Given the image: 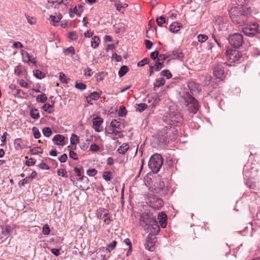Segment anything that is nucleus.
<instances>
[{
	"label": "nucleus",
	"mask_w": 260,
	"mask_h": 260,
	"mask_svg": "<svg viewBox=\"0 0 260 260\" xmlns=\"http://www.w3.org/2000/svg\"><path fill=\"white\" fill-rule=\"evenodd\" d=\"M251 14L250 7H233L229 11L230 16L235 23L242 25L245 24Z\"/></svg>",
	"instance_id": "obj_1"
},
{
	"label": "nucleus",
	"mask_w": 260,
	"mask_h": 260,
	"mask_svg": "<svg viewBox=\"0 0 260 260\" xmlns=\"http://www.w3.org/2000/svg\"><path fill=\"white\" fill-rule=\"evenodd\" d=\"M181 100L188 107L189 113L194 114L199 110L200 105L198 101L188 92H185L181 97Z\"/></svg>",
	"instance_id": "obj_2"
},
{
	"label": "nucleus",
	"mask_w": 260,
	"mask_h": 260,
	"mask_svg": "<svg viewBox=\"0 0 260 260\" xmlns=\"http://www.w3.org/2000/svg\"><path fill=\"white\" fill-rule=\"evenodd\" d=\"M163 164V158L160 154L155 153L152 155L149 159L148 167L154 173H157L160 169Z\"/></svg>",
	"instance_id": "obj_3"
},
{
	"label": "nucleus",
	"mask_w": 260,
	"mask_h": 260,
	"mask_svg": "<svg viewBox=\"0 0 260 260\" xmlns=\"http://www.w3.org/2000/svg\"><path fill=\"white\" fill-rule=\"evenodd\" d=\"M175 128H172L170 126H165L163 128V132L164 135H159L157 137L158 144L160 146H165L168 142V139L170 137V134L176 132V131H174Z\"/></svg>",
	"instance_id": "obj_4"
},
{
	"label": "nucleus",
	"mask_w": 260,
	"mask_h": 260,
	"mask_svg": "<svg viewBox=\"0 0 260 260\" xmlns=\"http://www.w3.org/2000/svg\"><path fill=\"white\" fill-rule=\"evenodd\" d=\"M147 200L149 206L154 209L160 210L163 206V201L153 194H148Z\"/></svg>",
	"instance_id": "obj_5"
},
{
	"label": "nucleus",
	"mask_w": 260,
	"mask_h": 260,
	"mask_svg": "<svg viewBox=\"0 0 260 260\" xmlns=\"http://www.w3.org/2000/svg\"><path fill=\"white\" fill-rule=\"evenodd\" d=\"M229 41L231 46L239 48L244 43L243 36L239 33L231 35L229 37Z\"/></svg>",
	"instance_id": "obj_6"
},
{
	"label": "nucleus",
	"mask_w": 260,
	"mask_h": 260,
	"mask_svg": "<svg viewBox=\"0 0 260 260\" xmlns=\"http://www.w3.org/2000/svg\"><path fill=\"white\" fill-rule=\"evenodd\" d=\"M226 58L230 63L239 60L242 57L241 52L236 49H228L226 51Z\"/></svg>",
	"instance_id": "obj_7"
},
{
	"label": "nucleus",
	"mask_w": 260,
	"mask_h": 260,
	"mask_svg": "<svg viewBox=\"0 0 260 260\" xmlns=\"http://www.w3.org/2000/svg\"><path fill=\"white\" fill-rule=\"evenodd\" d=\"M154 219L152 216L149 215L148 213H143L139 218V223L145 230L148 229V228L151 225V224L154 222Z\"/></svg>",
	"instance_id": "obj_8"
},
{
	"label": "nucleus",
	"mask_w": 260,
	"mask_h": 260,
	"mask_svg": "<svg viewBox=\"0 0 260 260\" xmlns=\"http://www.w3.org/2000/svg\"><path fill=\"white\" fill-rule=\"evenodd\" d=\"M169 118L171 125H179L183 122V116L178 111L171 112L169 113Z\"/></svg>",
	"instance_id": "obj_9"
},
{
	"label": "nucleus",
	"mask_w": 260,
	"mask_h": 260,
	"mask_svg": "<svg viewBox=\"0 0 260 260\" xmlns=\"http://www.w3.org/2000/svg\"><path fill=\"white\" fill-rule=\"evenodd\" d=\"M71 0H47V6L49 9L59 8L62 5L67 6Z\"/></svg>",
	"instance_id": "obj_10"
},
{
	"label": "nucleus",
	"mask_w": 260,
	"mask_h": 260,
	"mask_svg": "<svg viewBox=\"0 0 260 260\" xmlns=\"http://www.w3.org/2000/svg\"><path fill=\"white\" fill-rule=\"evenodd\" d=\"M258 30V26L257 23L247 25L242 28L243 32L247 36L253 37L257 32Z\"/></svg>",
	"instance_id": "obj_11"
},
{
	"label": "nucleus",
	"mask_w": 260,
	"mask_h": 260,
	"mask_svg": "<svg viewBox=\"0 0 260 260\" xmlns=\"http://www.w3.org/2000/svg\"><path fill=\"white\" fill-rule=\"evenodd\" d=\"M156 242V238L155 236H153V235L152 234H149L147 237L145 242L144 243V247L145 249L150 251H154V245Z\"/></svg>",
	"instance_id": "obj_12"
},
{
	"label": "nucleus",
	"mask_w": 260,
	"mask_h": 260,
	"mask_svg": "<svg viewBox=\"0 0 260 260\" xmlns=\"http://www.w3.org/2000/svg\"><path fill=\"white\" fill-rule=\"evenodd\" d=\"M214 76L218 79H222L225 77L224 69L222 64L216 65L213 69Z\"/></svg>",
	"instance_id": "obj_13"
},
{
	"label": "nucleus",
	"mask_w": 260,
	"mask_h": 260,
	"mask_svg": "<svg viewBox=\"0 0 260 260\" xmlns=\"http://www.w3.org/2000/svg\"><path fill=\"white\" fill-rule=\"evenodd\" d=\"M93 128L96 132H101L103 131V127L101 126L103 123V119L100 117H96L92 120Z\"/></svg>",
	"instance_id": "obj_14"
},
{
	"label": "nucleus",
	"mask_w": 260,
	"mask_h": 260,
	"mask_svg": "<svg viewBox=\"0 0 260 260\" xmlns=\"http://www.w3.org/2000/svg\"><path fill=\"white\" fill-rule=\"evenodd\" d=\"M187 85L189 90L192 94L199 93L201 90L200 85L193 81H189Z\"/></svg>",
	"instance_id": "obj_15"
},
{
	"label": "nucleus",
	"mask_w": 260,
	"mask_h": 260,
	"mask_svg": "<svg viewBox=\"0 0 260 260\" xmlns=\"http://www.w3.org/2000/svg\"><path fill=\"white\" fill-rule=\"evenodd\" d=\"M147 99L145 100L148 103L150 104L152 106H154L158 103L160 101V99L157 93H154L153 94L148 95Z\"/></svg>",
	"instance_id": "obj_16"
},
{
	"label": "nucleus",
	"mask_w": 260,
	"mask_h": 260,
	"mask_svg": "<svg viewBox=\"0 0 260 260\" xmlns=\"http://www.w3.org/2000/svg\"><path fill=\"white\" fill-rule=\"evenodd\" d=\"M155 223H152L151 224V225H150L149 227L148 228V229L150 233L149 234H152L153 235V236H155L156 235H157L158 232L160 231L159 226L158 224L157 221L155 219L154 220V222Z\"/></svg>",
	"instance_id": "obj_17"
},
{
	"label": "nucleus",
	"mask_w": 260,
	"mask_h": 260,
	"mask_svg": "<svg viewBox=\"0 0 260 260\" xmlns=\"http://www.w3.org/2000/svg\"><path fill=\"white\" fill-rule=\"evenodd\" d=\"M168 56L173 59H180L183 57V54L178 49L168 52Z\"/></svg>",
	"instance_id": "obj_18"
},
{
	"label": "nucleus",
	"mask_w": 260,
	"mask_h": 260,
	"mask_svg": "<svg viewBox=\"0 0 260 260\" xmlns=\"http://www.w3.org/2000/svg\"><path fill=\"white\" fill-rule=\"evenodd\" d=\"M82 10V6L81 5H78L76 6L74 9H70L69 14L71 18H73L75 16V14L78 15L79 17L81 16V13Z\"/></svg>",
	"instance_id": "obj_19"
},
{
	"label": "nucleus",
	"mask_w": 260,
	"mask_h": 260,
	"mask_svg": "<svg viewBox=\"0 0 260 260\" xmlns=\"http://www.w3.org/2000/svg\"><path fill=\"white\" fill-rule=\"evenodd\" d=\"M167 215L164 212H160L158 215V219L162 228H165L167 225Z\"/></svg>",
	"instance_id": "obj_20"
},
{
	"label": "nucleus",
	"mask_w": 260,
	"mask_h": 260,
	"mask_svg": "<svg viewBox=\"0 0 260 260\" xmlns=\"http://www.w3.org/2000/svg\"><path fill=\"white\" fill-rule=\"evenodd\" d=\"M53 141L57 145L63 146L64 145V137L61 135H56L53 138Z\"/></svg>",
	"instance_id": "obj_21"
},
{
	"label": "nucleus",
	"mask_w": 260,
	"mask_h": 260,
	"mask_svg": "<svg viewBox=\"0 0 260 260\" xmlns=\"http://www.w3.org/2000/svg\"><path fill=\"white\" fill-rule=\"evenodd\" d=\"M101 96V94L96 91L90 93L88 96H86V101L90 103L91 100H98Z\"/></svg>",
	"instance_id": "obj_22"
},
{
	"label": "nucleus",
	"mask_w": 260,
	"mask_h": 260,
	"mask_svg": "<svg viewBox=\"0 0 260 260\" xmlns=\"http://www.w3.org/2000/svg\"><path fill=\"white\" fill-rule=\"evenodd\" d=\"M109 215L108 211L105 209H99L98 210L97 216L100 219H104Z\"/></svg>",
	"instance_id": "obj_23"
},
{
	"label": "nucleus",
	"mask_w": 260,
	"mask_h": 260,
	"mask_svg": "<svg viewBox=\"0 0 260 260\" xmlns=\"http://www.w3.org/2000/svg\"><path fill=\"white\" fill-rule=\"evenodd\" d=\"M62 18L61 14H59L58 15L55 16L54 15H51L49 17V20L50 21V23L52 25L54 26H56V23H58Z\"/></svg>",
	"instance_id": "obj_24"
},
{
	"label": "nucleus",
	"mask_w": 260,
	"mask_h": 260,
	"mask_svg": "<svg viewBox=\"0 0 260 260\" xmlns=\"http://www.w3.org/2000/svg\"><path fill=\"white\" fill-rule=\"evenodd\" d=\"M181 24L178 22H173L170 26V30L173 32H177L181 27Z\"/></svg>",
	"instance_id": "obj_25"
},
{
	"label": "nucleus",
	"mask_w": 260,
	"mask_h": 260,
	"mask_svg": "<svg viewBox=\"0 0 260 260\" xmlns=\"http://www.w3.org/2000/svg\"><path fill=\"white\" fill-rule=\"evenodd\" d=\"M54 102L52 103V105H50V104H45L42 107V109L45 112L51 114L53 113L54 111V110L52 109L53 107L54 106Z\"/></svg>",
	"instance_id": "obj_26"
},
{
	"label": "nucleus",
	"mask_w": 260,
	"mask_h": 260,
	"mask_svg": "<svg viewBox=\"0 0 260 260\" xmlns=\"http://www.w3.org/2000/svg\"><path fill=\"white\" fill-rule=\"evenodd\" d=\"M129 149V145L127 143H123L120 146L117 150L120 154H124Z\"/></svg>",
	"instance_id": "obj_27"
},
{
	"label": "nucleus",
	"mask_w": 260,
	"mask_h": 260,
	"mask_svg": "<svg viewBox=\"0 0 260 260\" xmlns=\"http://www.w3.org/2000/svg\"><path fill=\"white\" fill-rule=\"evenodd\" d=\"M165 80L163 78H159L155 80L154 83V89L155 90L156 88H158L165 84Z\"/></svg>",
	"instance_id": "obj_28"
},
{
	"label": "nucleus",
	"mask_w": 260,
	"mask_h": 260,
	"mask_svg": "<svg viewBox=\"0 0 260 260\" xmlns=\"http://www.w3.org/2000/svg\"><path fill=\"white\" fill-rule=\"evenodd\" d=\"M100 42L99 37L97 36H94L91 40V47L93 48H96L99 46Z\"/></svg>",
	"instance_id": "obj_29"
},
{
	"label": "nucleus",
	"mask_w": 260,
	"mask_h": 260,
	"mask_svg": "<svg viewBox=\"0 0 260 260\" xmlns=\"http://www.w3.org/2000/svg\"><path fill=\"white\" fill-rule=\"evenodd\" d=\"M165 183L163 181H159L156 183V185L154 188L155 192L156 193L159 192L160 191H162L165 188Z\"/></svg>",
	"instance_id": "obj_30"
},
{
	"label": "nucleus",
	"mask_w": 260,
	"mask_h": 260,
	"mask_svg": "<svg viewBox=\"0 0 260 260\" xmlns=\"http://www.w3.org/2000/svg\"><path fill=\"white\" fill-rule=\"evenodd\" d=\"M30 115L34 119H37L40 117L39 111L36 108H33L30 110Z\"/></svg>",
	"instance_id": "obj_31"
},
{
	"label": "nucleus",
	"mask_w": 260,
	"mask_h": 260,
	"mask_svg": "<svg viewBox=\"0 0 260 260\" xmlns=\"http://www.w3.org/2000/svg\"><path fill=\"white\" fill-rule=\"evenodd\" d=\"M129 69L126 66H122L119 69L118 71V75L120 77H123L125 74H126Z\"/></svg>",
	"instance_id": "obj_32"
},
{
	"label": "nucleus",
	"mask_w": 260,
	"mask_h": 260,
	"mask_svg": "<svg viewBox=\"0 0 260 260\" xmlns=\"http://www.w3.org/2000/svg\"><path fill=\"white\" fill-rule=\"evenodd\" d=\"M47 100V97L45 93L39 94L37 96L36 101L38 103H44Z\"/></svg>",
	"instance_id": "obj_33"
},
{
	"label": "nucleus",
	"mask_w": 260,
	"mask_h": 260,
	"mask_svg": "<svg viewBox=\"0 0 260 260\" xmlns=\"http://www.w3.org/2000/svg\"><path fill=\"white\" fill-rule=\"evenodd\" d=\"M43 153V150L40 147H36L31 149L29 151V153L32 155H36Z\"/></svg>",
	"instance_id": "obj_34"
},
{
	"label": "nucleus",
	"mask_w": 260,
	"mask_h": 260,
	"mask_svg": "<svg viewBox=\"0 0 260 260\" xmlns=\"http://www.w3.org/2000/svg\"><path fill=\"white\" fill-rule=\"evenodd\" d=\"M110 125L114 128H117L120 129L121 123L118 121L116 119H113L112 120Z\"/></svg>",
	"instance_id": "obj_35"
},
{
	"label": "nucleus",
	"mask_w": 260,
	"mask_h": 260,
	"mask_svg": "<svg viewBox=\"0 0 260 260\" xmlns=\"http://www.w3.org/2000/svg\"><path fill=\"white\" fill-rule=\"evenodd\" d=\"M42 133L44 136L46 137H49L52 134L51 129L48 127H45L43 128Z\"/></svg>",
	"instance_id": "obj_36"
},
{
	"label": "nucleus",
	"mask_w": 260,
	"mask_h": 260,
	"mask_svg": "<svg viewBox=\"0 0 260 260\" xmlns=\"http://www.w3.org/2000/svg\"><path fill=\"white\" fill-rule=\"evenodd\" d=\"M15 147L16 149H23V145L22 144V141L20 139H16L14 141Z\"/></svg>",
	"instance_id": "obj_37"
},
{
	"label": "nucleus",
	"mask_w": 260,
	"mask_h": 260,
	"mask_svg": "<svg viewBox=\"0 0 260 260\" xmlns=\"http://www.w3.org/2000/svg\"><path fill=\"white\" fill-rule=\"evenodd\" d=\"M249 0H238V5L239 6V8H242L243 7H248V3Z\"/></svg>",
	"instance_id": "obj_38"
},
{
	"label": "nucleus",
	"mask_w": 260,
	"mask_h": 260,
	"mask_svg": "<svg viewBox=\"0 0 260 260\" xmlns=\"http://www.w3.org/2000/svg\"><path fill=\"white\" fill-rule=\"evenodd\" d=\"M59 80L63 83H68L70 80L69 78H66V76L62 73H59Z\"/></svg>",
	"instance_id": "obj_39"
},
{
	"label": "nucleus",
	"mask_w": 260,
	"mask_h": 260,
	"mask_svg": "<svg viewBox=\"0 0 260 260\" xmlns=\"http://www.w3.org/2000/svg\"><path fill=\"white\" fill-rule=\"evenodd\" d=\"M32 131L33 132V135L35 139H37L41 137V133L39 131V129L37 127H33L32 128Z\"/></svg>",
	"instance_id": "obj_40"
},
{
	"label": "nucleus",
	"mask_w": 260,
	"mask_h": 260,
	"mask_svg": "<svg viewBox=\"0 0 260 260\" xmlns=\"http://www.w3.org/2000/svg\"><path fill=\"white\" fill-rule=\"evenodd\" d=\"M103 178L106 181H110L112 178V174L111 172H105L103 174Z\"/></svg>",
	"instance_id": "obj_41"
},
{
	"label": "nucleus",
	"mask_w": 260,
	"mask_h": 260,
	"mask_svg": "<svg viewBox=\"0 0 260 260\" xmlns=\"http://www.w3.org/2000/svg\"><path fill=\"white\" fill-rule=\"evenodd\" d=\"M121 131L113 129L112 132L110 134L114 135L115 137H113L112 139L115 140L116 139V137H117L118 138H121L122 137V135L121 134Z\"/></svg>",
	"instance_id": "obj_42"
},
{
	"label": "nucleus",
	"mask_w": 260,
	"mask_h": 260,
	"mask_svg": "<svg viewBox=\"0 0 260 260\" xmlns=\"http://www.w3.org/2000/svg\"><path fill=\"white\" fill-rule=\"evenodd\" d=\"M70 142L71 144L74 145L77 143H79V139L77 136L74 134H72L70 138Z\"/></svg>",
	"instance_id": "obj_43"
},
{
	"label": "nucleus",
	"mask_w": 260,
	"mask_h": 260,
	"mask_svg": "<svg viewBox=\"0 0 260 260\" xmlns=\"http://www.w3.org/2000/svg\"><path fill=\"white\" fill-rule=\"evenodd\" d=\"M23 68L20 65H18L15 68L14 73L17 76H20L22 73Z\"/></svg>",
	"instance_id": "obj_44"
},
{
	"label": "nucleus",
	"mask_w": 260,
	"mask_h": 260,
	"mask_svg": "<svg viewBox=\"0 0 260 260\" xmlns=\"http://www.w3.org/2000/svg\"><path fill=\"white\" fill-rule=\"evenodd\" d=\"M34 73L35 77L38 79H41L45 76V74L42 71L38 70L34 71Z\"/></svg>",
	"instance_id": "obj_45"
},
{
	"label": "nucleus",
	"mask_w": 260,
	"mask_h": 260,
	"mask_svg": "<svg viewBox=\"0 0 260 260\" xmlns=\"http://www.w3.org/2000/svg\"><path fill=\"white\" fill-rule=\"evenodd\" d=\"M127 114V110L124 107H120L119 112L118 115L121 117H124L126 116Z\"/></svg>",
	"instance_id": "obj_46"
},
{
	"label": "nucleus",
	"mask_w": 260,
	"mask_h": 260,
	"mask_svg": "<svg viewBox=\"0 0 260 260\" xmlns=\"http://www.w3.org/2000/svg\"><path fill=\"white\" fill-rule=\"evenodd\" d=\"M137 110L140 112H142L147 108V105L146 104L141 103L137 105Z\"/></svg>",
	"instance_id": "obj_47"
},
{
	"label": "nucleus",
	"mask_w": 260,
	"mask_h": 260,
	"mask_svg": "<svg viewBox=\"0 0 260 260\" xmlns=\"http://www.w3.org/2000/svg\"><path fill=\"white\" fill-rule=\"evenodd\" d=\"M161 75L166 77L167 79H170L172 77L171 73L168 70H164L161 72Z\"/></svg>",
	"instance_id": "obj_48"
},
{
	"label": "nucleus",
	"mask_w": 260,
	"mask_h": 260,
	"mask_svg": "<svg viewBox=\"0 0 260 260\" xmlns=\"http://www.w3.org/2000/svg\"><path fill=\"white\" fill-rule=\"evenodd\" d=\"M64 53L67 54H71L72 55H74L75 53V49L73 47L71 46L66 49H64Z\"/></svg>",
	"instance_id": "obj_49"
},
{
	"label": "nucleus",
	"mask_w": 260,
	"mask_h": 260,
	"mask_svg": "<svg viewBox=\"0 0 260 260\" xmlns=\"http://www.w3.org/2000/svg\"><path fill=\"white\" fill-rule=\"evenodd\" d=\"M208 36L206 35L200 34L198 36V41L201 43L205 42L208 40Z\"/></svg>",
	"instance_id": "obj_50"
},
{
	"label": "nucleus",
	"mask_w": 260,
	"mask_h": 260,
	"mask_svg": "<svg viewBox=\"0 0 260 260\" xmlns=\"http://www.w3.org/2000/svg\"><path fill=\"white\" fill-rule=\"evenodd\" d=\"M75 87L77 89L83 90L86 89V85L85 84L82 82H77L75 84Z\"/></svg>",
	"instance_id": "obj_51"
},
{
	"label": "nucleus",
	"mask_w": 260,
	"mask_h": 260,
	"mask_svg": "<svg viewBox=\"0 0 260 260\" xmlns=\"http://www.w3.org/2000/svg\"><path fill=\"white\" fill-rule=\"evenodd\" d=\"M156 22L158 26H161L166 23V20L164 16H160L156 19Z\"/></svg>",
	"instance_id": "obj_52"
},
{
	"label": "nucleus",
	"mask_w": 260,
	"mask_h": 260,
	"mask_svg": "<svg viewBox=\"0 0 260 260\" xmlns=\"http://www.w3.org/2000/svg\"><path fill=\"white\" fill-rule=\"evenodd\" d=\"M69 38L73 41L77 40L78 39L77 36L75 31L70 32L68 34Z\"/></svg>",
	"instance_id": "obj_53"
},
{
	"label": "nucleus",
	"mask_w": 260,
	"mask_h": 260,
	"mask_svg": "<svg viewBox=\"0 0 260 260\" xmlns=\"http://www.w3.org/2000/svg\"><path fill=\"white\" fill-rule=\"evenodd\" d=\"M100 147L96 144H92L90 146V150L91 152H95L100 150Z\"/></svg>",
	"instance_id": "obj_54"
},
{
	"label": "nucleus",
	"mask_w": 260,
	"mask_h": 260,
	"mask_svg": "<svg viewBox=\"0 0 260 260\" xmlns=\"http://www.w3.org/2000/svg\"><path fill=\"white\" fill-rule=\"evenodd\" d=\"M82 169V168H77V167H75L74 169V170L77 176H78L79 177H81L80 179L81 180H83V179L84 178V176H82V174H81V170Z\"/></svg>",
	"instance_id": "obj_55"
},
{
	"label": "nucleus",
	"mask_w": 260,
	"mask_h": 260,
	"mask_svg": "<svg viewBox=\"0 0 260 260\" xmlns=\"http://www.w3.org/2000/svg\"><path fill=\"white\" fill-rule=\"evenodd\" d=\"M117 242L116 241H113L111 243L107 245L108 250L109 252L113 250L116 245Z\"/></svg>",
	"instance_id": "obj_56"
},
{
	"label": "nucleus",
	"mask_w": 260,
	"mask_h": 260,
	"mask_svg": "<svg viewBox=\"0 0 260 260\" xmlns=\"http://www.w3.org/2000/svg\"><path fill=\"white\" fill-rule=\"evenodd\" d=\"M30 181V180L29 179V178L26 177L20 181V182H19V186L20 187L21 186H24L25 184L29 183Z\"/></svg>",
	"instance_id": "obj_57"
},
{
	"label": "nucleus",
	"mask_w": 260,
	"mask_h": 260,
	"mask_svg": "<svg viewBox=\"0 0 260 260\" xmlns=\"http://www.w3.org/2000/svg\"><path fill=\"white\" fill-rule=\"evenodd\" d=\"M155 71H159L163 67V62H160L159 60L157 59L156 62H155Z\"/></svg>",
	"instance_id": "obj_58"
},
{
	"label": "nucleus",
	"mask_w": 260,
	"mask_h": 260,
	"mask_svg": "<svg viewBox=\"0 0 260 260\" xmlns=\"http://www.w3.org/2000/svg\"><path fill=\"white\" fill-rule=\"evenodd\" d=\"M98 173V171L95 169H89L87 171V174L89 176H94Z\"/></svg>",
	"instance_id": "obj_59"
},
{
	"label": "nucleus",
	"mask_w": 260,
	"mask_h": 260,
	"mask_svg": "<svg viewBox=\"0 0 260 260\" xmlns=\"http://www.w3.org/2000/svg\"><path fill=\"white\" fill-rule=\"evenodd\" d=\"M42 232L44 235H47L50 233V230L48 224H45L44 225L43 228Z\"/></svg>",
	"instance_id": "obj_60"
},
{
	"label": "nucleus",
	"mask_w": 260,
	"mask_h": 260,
	"mask_svg": "<svg viewBox=\"0 0 260 260\" xmlns=\"http://www.w3.org/2000/svg\"><path fill=\"white\" fill-rule=\"evenodd\" d=\"M212 38H213L214 42L217 43L219 48H221L223 47V45L221 43L220 40L218 39L215 35H212Z\"/></svg>",
	"instance_id": "obj_61"
},
{
	"label": "nucleus",
	"mask_w": 260,
	"mask_h": 260,
	"mask_svg": "<svg viewBox=\"0 0 260 260\" xmlns=\"http://www.w3.org/2000/svg\"><path fill=\"white\" fill-rule=\"evenodd\" d=\"M36 161V160L34 158H30L28 160L26 161L25 165L28 167L31 166L35 164Z\"/></svg>",
	"instance_id": "obj_62"
},
{
	"label": "nucleus",
	"mask_w": 260,
	"mask_h": 260,
	"mask_svg": "<svg viewBox=\"0 0 260 260\" xmlns=\"http://www.w3.org/2000/svg\"><path fill=\"white\" fill-rule=\"evenodd\" d=\"M69 156H70V157L72 158V159H73L74 160H77L78 159V157L77 153L76 152H75L74 151H73V150L70 151Z\"/></svg>",
	"instance_id": "obj_63"
},
{
	"label": "nucleus",
	"mask_w": 260,
	"mask_h": 260,
	"mask_svg": "<svg viewBox=\"0 0 260 260\" xmlns=\"http://www.w3.org/2000/svg\"><path fill=\"white\" fill-rule=\"evenodd\" d=\"M148 63V59L145 58L138 63V67H143Z\"/></svg>",
	"instance_id": "obj_64"
}]
</instances>
